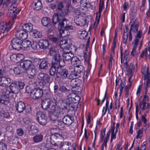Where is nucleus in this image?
Instances as JSON below:
<instances>
[{
  "label": "nucleus",
  "mask_w": 150,
  "mask_h": 150,
  "mask_svg": "<svg viewBox=\"0 0 150 150\" xmlns=\"http://www.w3.org/2000/svg\"><path fill=\"white\" fill-rule=\"evenodd\" d=\"M64 16H60L59 17L52 18V23L53 25L54 26L57 23H59V27L60 28L71 29V23L69 21L64 18Z\"/></svg>",
  "instance_id": "obj_1"
},
{
  "label": "nucleus",
  "mask_w": 150,
  "mask_h": 150,
  "mask_svg": "<svg viewBox=\"0 0 150 150\" xmlns=\"http://www.w3.org/2000/svg\"><path fill=\"white\" fill-rule=\"evenodd\" d=\"M26 91L27 93L30 94L31 97L35 100L40 98L43 94L42 90L41 89L33 88L30 86L26 87Z\"/></svg>",
  "instance_id": "obj_2"
},
{
  "label": "nucleus",
  "mask_w": 150,
  "mask_h": 150,
  "mask_svg": "<svg viewBox=\"0 0 150 150\" xmlns=\"http://www.w3.org/2000/svg\"><path fill=\"white\" fill-rule=\"evenodd\" d=\"M73 72L72 71L71 73L70 74L67 69L60 68L57 71L56 78L59 79L62 78L63 79H72L74 78V75L73 74Z\"/></svg>",
  "instance_id": "obj_3"
},
{
  "label": "nucleus",
  "mask_w": 150,
  "mask_h": 150,
  "mask_svg": "<svg viewBox=\"0 0 150 150\" xmlns=\"http://www.w3.org/2000/svg\"><path fill=\"white\" fill-rule=\"evenodd\" d=\"M2 91L3 95L0 97V102L7 105L9 102V99L12 98V95H11V93L6 88L3 89Z\"/></svg>",
  "instance_id": "obj_4"
},
{
  "label": "nucleus",
  "mask_w": 150,
  "mask_h": 150,
  "mask_svg": "<svg viewBox=\"0 0 150 150\" xmlns=\"http://www.w3.org/2000/svg\"><path fill=\"white\" fill-rule=\"evenodd\" d=\"M15 2V0H14V3ZM12 3L13 2H12ZM17 4L15 3H13L10 6L8 12L7 13V16L8 17H11L12 20H13L15 19L16 15L18 14L20 10L17 8Z\"/></svg>",
  "instance_id": "obj_5"
},
{
  "label": "nucleus",
  "mask_w": 150,
  "mask_h": 150,
  "mask_svg": "<svg viewBox=\"0 0 150 150\" xmlns=\"http://www.w3.org/2000/svg\"><path fill=\"white\" fill-rule=\"evenodd\" d=\"M37 120L41 125H44L47 123V117L46 114L41 111L37 112Z\"/></svg>",
  "instance_id": "obj_6"
},
{
  "label": "nucleus",
  "mask_w": 150,
  "mask_h": 150,
  "mask_svg": "<svg viewBox=\"0 0 150 150\" xmlns=\"http://www.w3.org/2000/svg\"><path fill=\"white\" fill-rule=\"evenodd\" d=\"M11 42L12 46L13 49L18 50L22 48L23 40L19 37L13 38Z\"/></svg>",
  "instance_id": "obj_7"
},
{
  "label": "nucleus",
  "mask_w": 150,
  "mask_h": 150,
  "mask_svg": "<svg viewBox=\"0 0 150 150\" xmlns=\"http://www.w3.org/2000/svg\"><path fill=\"white\" fill-rule=\"evenodd\" d=\"M64 3L63 2H60L57 4V12L54 14L52 18L59 17L61 16H64L63 9L64 8Z\"/></svg>",
  "instance_id": "obj_8"
},
{
  "label": "nucleus",
  "mask_w": 150,
  "mask_h": 150,
  "mask_svg": "<svg viewBox=\"0 0 150 150\" xmlns=\"http://www.w3.org/2000/svg\"><path fill=\"white\" fill-rule=\"evenodd\" d=\"M62 138V136L57 133L52 134L50 137V142L51 144L54 145L58 146V142L60 139Z\"/></svg>",
  "instance_id": "obj_9"
},
{
  "label": "nucleus",
  "mask_w": 150,
  "mask_h": 150,
  "mask_svg": "<svg viewBox=\"0 0 150 150\" xmlns=\"http://www.w3.org/2000/svg\"><path fill=\"white\" fill-rule=\"evenodd\" d=\"M74 21L76 24L81 26H83L87 23L86 18L82 16H76Z\"/></svg>",
  "instance_id": "obj_10"
},
{
  "label": "nucleus",
  "mask_w": 150,
  "mask_h": 150,
  "mask_svg": "<svg viewBox=\"0 0 150 150\" xmlns=\"http://www.w3.org/2000/svg\"><path fill=\"white\" fill-rule=\"evenodd\" d=\"M35 61L37 62L38 64H39L38 69L39 70L46 69H47L48 62L47 61L38 58L36 59Z\"/></svg>",
  "instance_id": "obj_11"
},
{
  "label": "nucleus",
  "mask_w": 150,
  "mask_h": 150,
  "mask_svg": "<svg viewBox=\"0 0 150 150\" xmlns=\"http://www.w3.org/2000/svg\"><path fill=\"white\" fill-rule=\"evenodd\" d=\"M33 65L31 61L30 60H24L20 63V67L22 68L23 71H25Z\"/></svg>",
  "instance_id": "obj_12"
},
{
  "label": "nucleus",
  "mask_w": 150,
  "mask_h": 150,
  "mask_svg": "<svg viewBox=\"0 0 150 150\" xmlns=\"http://www.w3.org/2000/svg\"><path fill=\"white\" fill-rule=\"evenodd\" d=\"M38 78L45 83L50 82V77L48 75L45 73H40L38 75Z\"/></svg>",
  "instance_id": "obj_13"
},
{
  "label": "nucleus",
  "mask_w": 150,
  "mask_h": 150,
  "mask_svg": "<svg viewBox=\"0 0 150 150\" xmlns=\"http://www.w3.org/2000/svg\"><path fill=\"white\" fill-rule=\"evenodd\" d=\"M74 66L76 67V70H75V69H74L73 71H72L73 72V74L74 75V78L77 76L80 77L81 73L82 72L83 70V67L82 65H76Z\"/></svg>",
  "instance_id": "obj_14"
},
{
  "label": "nucleus",
  "mask_w": 150,
  "mask_h": 150,
  "mask_svg": "<svg viewBox=\"0 0 150 150\" xmlns=\"http://www.w3.org/2000/svg\"><path fill=\"white\" fill-rule=\"evenodd\" d=\"M62 120L64 123L68 126H70L74 122L73 117L69 115L64 116Z\"/></svg>",
  "instance_id": "obj_15"
},
{
  "label": "nucleus",
  "mask_w": 150,
  "mask_h": 150,
  "mask_svg": "<svg viewBox=\"0 0 150 150\" xmlns=\"http://www.w3.org/2000/svg\"><path fill=\"white\" fill-rule=\"evenodd\" d=\"M16 110L19 113L22 112L25 109V105L24 103L22 101L17 102L15 105Z\"/></svg>",
  "instance_id": "obj_16"
},
{
  "label": "nucleus",
  "mask_w": 150,
  "mask_h": 150,
  "mask_svg": "<svg viewBox=\"0 0 150 150\" xmlns=\"http://www.w3.org/2000/svg\"><path fill=\"white\" fill-rule=\"evenodd\" d=\"M10 29L9 25L5 22L0 23V31L6 35Z\"/></svg>",
  "instance_id": "obj_17"
},
{
  "label": "nucleus",
  "mask_w": 150,
  "mask_h": 150,
  "mask_svg": "<svg viewBox=\"0 0 150 150\" xmlns=\"http://www.w3.org/2000/svg\"><path fill=\"white\" fill-rule=\"evenodd\" d=\"M130 24H131L130 30H132L133 32L136 33L138 31V27L139 26V23L135 20L132 19L131 20Z\"/></svg>",
  "instance_id": "obj_18"
},
{
  "label": "nucleus",
  "mask_w": 150,
  "mask_h": 150,
  "mask_svg": "<svg viewBox=\"0 0 150 150\" xmlns=\"http://www.w3.org/2000/svg\"><path fill=\"white\" fill-rule=\"evenodd\" d=\"M15 35L16 37L23 39L27 37V33H25L21 28V29H18L16 32Z\"/></svg>",
  "instance_id": "obj_19"
},
{
  "label": "nucleus",
  "mask_w": 150,
  "mask_h": 150,
  "mask_svg": "<svg viewBox=\"0 0 150 150\" xmlns=\"http://www.w3.org/2000/svg\"><path fill=\"white\" fill-rule=\"evenodd\" d=\"M9 88L12 93L16 94L20 91L19 88L15 82L11 83L9 86Z\"/></svg>",
  "instance_id": "obj_20"
},
{
  "label": "nucleus",
  "mask_w": 150,
  "mask_h": 150,
  "mask_svg": "<svg viewBox=\"0 0 150 150\" xmlns=\"http://www.w3.org/2000/svg\"><path fill=\"white\" fill-rule=\"evenodd\" d=\"M50 100L48 98H45L42 100L41 107L45 110L47 109L51 104Z\"/></svg>",
  "instance_id": "obj_21"
},
{
  "label": "nucleus",
  "mask_w": 150,
  "mask_h": 150,
  "mask_svg": "<svg viewBox=\"0 0 150 150\" xmlns=\"http://www.w3.org/2000/svg\"><path fill=\"white\" fill-rule=\"evenodd\" d=\"M57 105L59 108V109L63 110L66 109V110L69 109L68 108L69 106V104H68L62 100H59L57 103Z\"/></svg>",
  "instance_id": "obj_22"
},
{
  "label": "nucleus",
  "mask_w": 150,
  "mask_h": 150,
  "mask_svg": "<svg viewBox=\"0 0 150 150\" xmlns=\"http://www.w3.org/2000/svg\"><path fill=\"white\" fill-rule=\"evenodd\" d=\"M39 47L43 50L47 49L49 45L48 41L46 40H40L38 43Z\"/></svg>",
  "instance_id": "obj_23"
},
{
  "label": "nucleus",
  "mask_w": 150,
  "mask_h": 150,
  "mask_svg": "<svg viewBox=\"0 0 150 150\" xmlns=\"http://www.w3.org/2000/svg\"><path fill=\"white\" fill-rule=\"evenodd\" d=\"M11 82V79L6 77L0 78V86L3 87L7 86Z\"/></svg>",
  "instance_id": "obj_24"
},
{
  "label": "nucleus",
  "mask_w": 150,
  "mask_h": 150,
  "mask_svg": "<svg viewBox=\"0 0 150 150\" xmlns=\"http://www.w3.org/2000/svg\"><path fill=\"white\" fill-rule=\"evenodd\" d=\"M124 67L127 69L128 73L132 75V73L134 71L135 66L132 64L129 65L128 64L127 62H125L124 63Z\"/></svg>",
  "instance_id": "obj_25"
},
{
  "label": "nucleus",
  "mask_w": 150,
  "mask_h": 150,
  "mask_svg": "<svg viewBox=\"0 0 150 150\" xmlns=\"http://www.w3.org/2000/svg\"><path fill=\"white\" fill-rule=\"evenodd\" d=\"M22 28L24 32L27 33L28 32H32L33 30V25L31 23H26L22 26Z\"/></svg>",
  "instance_id": "obj_26"
},
{
  "label": "nucleus",
  "mask_w": 150,
  "mask_h": 150,
  "mask_svg": "<svg viewBox=\"0 0 150 150\" xmlns=\"http://www.w3.org/2000/svg\"><path fill=\"white\" fill-rule=\"evenodd\" d=\"M57 65L52 64L51 68L49 70L50 74L51 76L56 75L57 71L58 69H60Z\"/></svg>",
  "instance_id": "obj_27"
},
{
  "label": "nucleus",
  "mask_w": 150,
  "mask_h": 150,
  "mask_svg": "<svg viewBox=\"0 0 150 150\" xmlns=\"http://www.w3.org/2000/svg\"><path fill=\"white\" fill-rule=\"evenodd\" d=\"M70 84L72 87H79L81 84V81L79 79H74V78L71 79Z\"/></svg>",
  "instance_id": "obj_28"
},
{
  "label": "nucleus",
  "mask_w": 150,
  "mask_h": 150,
  "mask_svg": "<svg viewBox=\"0 0 150 150\" xmlns=\"http://www.w3.org/2000/svg\"><path fill=\"white\" fill-rule=\"evenodd\" d=\"M73 54L72 52H67L64 51V53H62V57L66 61H69L73 57Z\"/></svg>",
  "instance_id": "obj_29"
},
{
  "label": "nucleus",
  "mask_w": 150,
  "mask_h": 150,
  "mask_svg": "<svg viewBox=\"0 0 150 150\" xmlns=\"http://www.w3.org/2000/svg\"><path fill=\"white\" fill-rule=\"evenodd\" d=\"M59 31L60 36L62 37H65L68 36L70 34V32L67 28H59Z\"/></svg>",
  "instance_id": "obj_30"
},
{
  "label": "nucleus",
  "mask_w": 150,
  "mask_h": 150,
  "mask_svg": "<svg viewBox=\"0 0 150 150\" xmlns=\"http://www.w3.org/2000/svg\"><path fill=\"white\" fill-rule=\"evenodd\" d=\"M21 55L16 54H13L10 56L11 60L14 62H18L20 61L22 59L20 58Z\"/></svg>",
  "instance_id": "obj_31"
},
{
  "label": "nucleus",
  "mask_w": 150,
  "mask_h": 150,
  "mask_svg": "<svg viewBox=\"0 0 150 150\" xmlns=\"http://www.w3.org/2000/svg\"><path fill=\"white\" fill-rule=\"evenodd\" d=\"M51 20L48 17H43L41 19L42 24L45 27H49L50 25Z\"/></svg>",
  "instance_id": "obj_32"
},
{
  "label": "nucleus",
  "mask_w": 150,
  "mask_h": 150,
  "mask_svg": "<svg viewBox=\"0 0 150 150\" xmlns=\"http://www.w3.org/2000/svg\"><path fill=\"white\" fill-rule=\"evenodd\" d=\"M144 101V100L141 101L139 100V105L141 109L143 110L148 109L149 108V103H148L146 104V102Z\"/></svg>",
  "instance_id": "obj_33"
},
{
  "label": "nucleus",
  "mask_w": 150,
  "mask_h": 150,
  "mask_svg": "<svg viewBox=\"0 0 150 150\" xmlns=\"http://www.w3.org/2000/svg\"><path fill=\"white\" fill-rule=\"evenodd\" d=\"M54 123L55 125L60 129H63L65 128V124L64 123L63 121H62L57 120L55 121V122H54Z\"/></svg>",
  "instance_id": "obj_34"
},
{
  "label": "nucleus",
  "mask_w": 150,
  "mask_h": 150,
  "mask_svg": "<svg viewBox=\"0 0 150 150\" xmlns=\"http://www.w3.org/2000/svg\"><path fill=\"white\" fill-rule=\"evenodd\" d=\"M54 112L58 118H60L64 116L65 112L64 110L59 109L56 110Z\"/></svg>",
  "instance_id": "obj_35"
},
{
  "label": "nucleus",
  "mask_w": 150,
  "mask_h": 150,
  "mask_svg": "<svg viewBox=\"0 0 150 150\" xmlns=\"http://www.w3.org/2000/svg\"><path fill=\"white\" fill-rule=\"evenodd\" d=\"M43 136L42 135L40 134L33 137V141L35 143H38L41 142L43 139Z\"/></svg>",
  "instance_id": "obj_36"
},
{
  "label": "nucleus",
  "mask_w": 150,
  "mask_h": 150,
  "mask_svg": "<svg viewBox=\"0 0 150 150\" xmlns=\"http://www.w3.org/2000/svg\"><path fill=\"white\" fill-rule=\"evenodd\" d=\"M53 56V61H52V64L57 65L58 62L60 59V54L58 53L55 55H52Z\"/></svg>",
  "instance_id": "obj_37"
},
{
  "label": "nucleus",
  "mask_w": 150,
  "mask_h": 150,
  "mask_svg": "<svg viewBox=\"0 0 150 150\" xmlns=\"http://www.w3.org/2000/svg\"><path fill=\"white\" fill-rule=\"evenodd\" d=\"M33 33L32 35L35 38H41L42 36V33L37 30H33L32 31Z\"/></svg>",
  "instance_id": "obj_38"
},
{
  "label": "nucleus",
  "mask_w": 150,
  "mask_h": 150,
  "mask_svg": "<svg viewBox=\"0 0 150 150\" xmlns=\"http://www.w3.org/2000/svg\"><path fill=\"white\" fill-rule=\"evenodd\" d=\"M69 143L68 142L64 143L62 142L60 144V148L62 150H69Z\"/></svg>",
  "instance_id": "obj_39"
},
{
  "label": "nucleus",
  "mask_w": 150,
  "mask_h": 150,
  "mask_svg": "<svg viewBox=\"0 0 150 150\" xmlns=\"http://www.w3.org/2000/svg\"><path fill=\"white\" fill-rule=\"evenodd\" d=\"M34 9L36 10H39L42 7V4L40 1H38L37 2H34Z\"/></svg>",
  "instance_id": "obj_40"
},
{
  "label": "nucleus",
  "mask_w": 150,
  "mask_h": 150,
  "mask_svg": "<svg viewBox=\"0 0 150 150\" xmlns=\"http://www.w3.org/2000/svg\"><path fill=\"white\" fill-rule=\"evenodd\" d=\"M79 35V37L81 39H84L86 37L87 35V33L85 30L81 31H79L78 32Z\"/></svg>",
  "instance_id": "obj_41"
},
{
  "label": "nucleus",
  "mask_w": 150,
  "mask_h": 150,
  "mask_svg": "<svg viewBox=\"0 0 150 150\" xmlns=\"http://www.w3.org/2000/svg\"><path fill=\"white\" fill-rule=\"evenodd\" d=\"M104 5V2L103 1L102 2H101V0H100V2L99 4V11L98 12L99 13V18L97 21V23H98L99 21V19L100 17L101 16V11H102L103 6Z\"/></svg>",
  "instance_id": "obj_42"
},
{
  "label": "nucleus",
  "mask_w": 150,
  "mask_h": 150,
  "mask_svg": "<svg viewBox=\"0 0 150 150\" xmlns=\"http://www.w3.org/2000/svg\"><path fill=\"white\" fill-rule=\"evenodd\" d=\"M80 4L81 6L83 7L87 8L90 6L88 0H80Z\"/></svg>",
  "instance_id": "obj_43"
},
{
  "label": "nucleus",
  "mask_w": 150,
  "mask_h": 150,
  "mask_svg": "<svg viewBox=\"0 0 150 150\" xmlns=\"http://www.w3.org/2000/svg\"><path fill=\"white\" fill-rule=\"evenodd\" d=\"M148 69V68L146 69L145 67H144L143 68L142 70V73L144 75V80L146 77L149 76Z\"/></svg>",
  "instance_id": "obj_44"
},
{
  "label": "nucleus",
  "mask_w": 150,
  "mask_h": 150,
  "mask_svg": "<svg viewBox=\"0 0 150 150\" xmlns=\"http://www.w3.org/2000/svg\"><path fill=\"white\" fill-rule=\"evenodd\" d=\"M56 47L54 46L51 47L50 49L49 53L51 55H55L58 53Z\"/></svg>",
  "instance_id": "obj_45"
},
{
  "label": "nucleus",
  "mask_w": 150,
  "mask_h": 150,
  "mask_svg": "<svg viewBox=\"0 0 150 150\" xmlns=\"http://www.w3.org/2000/svg\"><path fill=\"white\" fill-rule=\"evenodd\" d=\"M30 129L31 132V134L33 135L37 134L38 132V130L37 127L34 125H32L30 126Z\"/></svg>",
  "instance_id": "obj_46"
},
{
  "label": "nucleus",
  "mask_w": 150,
  "mask_h": 150,
  "mask_svg": "<svg viewBox=\"0 0 150 150\" xmlns=\"http://www.w3.org/2000/svg\"><path fill=\"white\" fill-rule=\"evenodd\" d=\"M72 59H71L70 61H71V63L73 64L74 65H77L78 63H79L80 62V60L79 59L76 57L74 56L73 54V57Z\"/></svg>",
  "instance_id": "obj_47"
},
{
  "label": "nucleus",
  "mask_w": 150,
  "mask_h": 150,
  "mask_svg": "<svg viewBox=\"0 0 150 150\" xmlns=\"http://www.w3.org/2000/svg\"><path fill=\"white\" fill-rule=\"evenodd\" d=\"M13 71L16 74H19L24 71L22 68L20 67V65L19 66L15 67L13 69Z\"/></svg>",
  "instance_id": "obj_48"
},
{
  "label": "nucleus",
  "mask_w": 150,
  "mask_h": 150,
  "mask_svg": "<svg viewBox=\"0 0 150 150\" xmlns=\"http://www.w3.org/2000/svg\"><path fill=\"white\" fill-rule=\"evenodd\" d=\"M59 90L61 93H66L70 91V88H67L64 86H61L59 88Z\"/></svg>",
  "instance_id": "obj_49"
},
{
  "label": "nucleus",
  "mask_w": 150,
  "mask_h": 150,
  "mask_svg": "<svg viewBox=\"0 0 150 150\" xmlns=\"http://www.w3.org/2000/svg\"><path fill=\"white\" fill-rule=\"evenodd\" d=\"M31 43V42L30 41L28 40L23 41L22 47L25 48L29 47Z\"/></svg>",
  "instance_id": "obj_50"
},
{
  "label": "nucleus",
  "mask_w": 150,
  "mask_h": 150,
  "mask_svg": "<svg viewBox=\"0 0 150 150\" xmlns=\"http://www.w3.org/2000/svg\"><path fill=\"white\" fill-rule=\"evenodd\" d=\"M49 118L51 120L54 121V122H55V121L57 120L58 118L56 115L55 114L54 112H53L52 113H51L50 115Z\"/></svg>",
  "instance_id": "obj_51"
},
{
  "label": "nucleus",
  "mask_w": 150,
  "mask_h": 150,
  "mask_svg": "<svg viewBox=\"0 0 150 150\" xmlns=\"http://www.w3.org/2000/svg\"><path fill=\"white\" fill-rule=\"evenodd\" d=\"M18 86L19 89H22L23 88L25 84L23 82L21 81H18L15 82Z\"/></svg>",
  "instance_id": "obj_52"
},
{
  "label": "nucleus",
  "mask_w": 150,
  "mask_h": 150,
  "mask_svg": "<svg viewBox=\"0 0 150 150\" xmlns=\"http://www.w3.org/2000/svg\"><path fill=\"white\" fill-rule=\"evenodd\" d=\"M64 59H60L59 60L57 64V65L59 67V66L61 67H63L65 66V63L64 61Z\"/></svg>",
  "instance_id": "obj_53"
},
{
  "label": "nucleus",
  "mask_w": 150,
  "mask_h": 150,
  "mask_svg": "<svg viewBox=\"0 0 150 150\" xmlns=\"http://www.w3.org/2000/svg\"><path fill=\"white\" fill-rule=\"evenodd\" d=\"M25 71L26 72V73L35 72L36 70L35 67L33 65V66H32L30 67L26 71Z\"/></svg>",
  "instance_id": "obj_54"
},
{
  "label": "nucleus",
  "mask_w": 150,
  "mask_h": 150,
  "mask_svg": "<svg viewBox=\"0 0 150 150\" xmlns=\"http://www.w3.org/2000/svg\"><path fill=\"white\" fill-rule=\"evenodd\" d=\"M7 72L5 70L0 69V78L6 76Z\"/></svg>",
  "instance_id": "obj_55"
},
{
  "label": "nucleus",
  "mask_w": 150,
  "mask_h": 150,
  "mask_svg": "<svg viewBox=\"0 0 150 150\" xmlns=\"http://www.w3.org/2000/svg\"><path fill=\"white\" fill-rule=\"evenodd\" d=\"M36 72H33L28 73H27V76L28 78L30 79H33L36 74Z\"/></svg>",
  "instance_id": "obj_56"
},
{
  "label": "nucleus",
  "mask_w": 150,
  "mask_h": 150,
  "mask_svg": "<svg viewBox=\"0 0 150 150\" xmlns=\"http://www.w3.org/2000/svg\"><path fill=\"white\" fill-rule=\"evenodd\" d=\"M50 40L53 43L57 44L59 41V38H58L53 37L50 38Z\"/></svg>",
  "instance_id": "obj_57"
},
{
  "label": "nucleus",
  "mask_w": 150,
  "mask_h": 150,
  "mask_svg": "<svg viewBox=\"0 0 150 150\" xmlns=\"http://www.w3.org/2000/svg\"><path fill=\"white\" fill-rule=\"evenodd\" d=\"M115 128V127L114 126L112 127L111 128L112 129V132L111 135V142L112 141L113 139H115L116 138V133H114Z\"/></svg>",
  "instance_id": "obj_58"
},
{
  "label": "nucleus",
  "mask_w": 150,
  "mask_h": 150,
  "mask_svg": "<svg viewBox=\"0 0 150 150\" xmlns=\"http://www.w3.org/2000/svg\"><path fill=\"white\" fill-rule=\"evenodd\" d=\"M0 150H7L6 144L3 142H0Z\"/></svg>",
  "instance_id": "obj_59"
},
{
  "label": "nucleus",
  "mask_w": 150,
  "mask_h": 150,
  "mask_svg": "<svg viewBox=\"0 0 150 150\" xmlns=\"http://www.w3.org/2000/svg\"><path fill=\"white\" fill-rule=\"evenodd\" d=\"M17 134L19 136H22L24 134V131L21 128L18 129L16 131Z\"/></svg>",
  "instance_id": "obj_60"
},
{
  "label": "nucleus",
  "mask_w": 150,
  "mask_h": 150,
  "mask_svg": "<svg viewBox=\"0 0 150 150\" xmlns=\"http://www.w3.org/2000/svg\"><path fill=\"white\" fill-rule=\"evenodd\" d=\"M145 79L146 80V86L145 87L146 88H146L148 87L149 86H150V77L149 76L147 77Z\"/></svg>",
  "instance_id": "obj_61"
},
{
  "label": "nucleus",
  "mask_w": 150,
  "mask_h": 150,
  "mask_svg": "<svg viewBox=\"0 0 150 150\" xmlns=\"http://www.w3.org/2000/svg\"><path fill=\"white\" fill-rule=\"evenodd\" d=\"M143 133V131L142 129H139V130L137 132V135L136 136V138L138 139L139 138L141 139L142 135H141Z\"/></svg>",
  "instance_id": "obj_62"
},
{
  "label": "nucleus",
  "mask_w": 150,
  "mask_h": 150,
  "mask_svg": "<svg viewBox=\"0 0 150 150\" xmlns=\"http://www.w3.org/2000/svg\"><path fill=\"white\" fill-rule=\"evenodd\" d=\"M113 59V55L112 54H110V57L109 60V63L108 65V67L109 68H110L112 65V59Z\"/></svg>",
  "instance_id": "obj_63"
},
{
  "label": "nucleus",
  "mask_w": 150,
  "mask_h": 150,
  "mask_svg": "<svg viewBox=\"0 0 150 150\" xmlns=\"http://www.w3.org/2000/svg\"><path fill=\"white\" fill-rule=\"evenodd\" d=\"M70 99H71V102L76 103L78 101V100L79 99V97L78 96H76L74 98L71 97Z\"/></svg>",
  "instance_id": "obj_64"
}]
</instances>
